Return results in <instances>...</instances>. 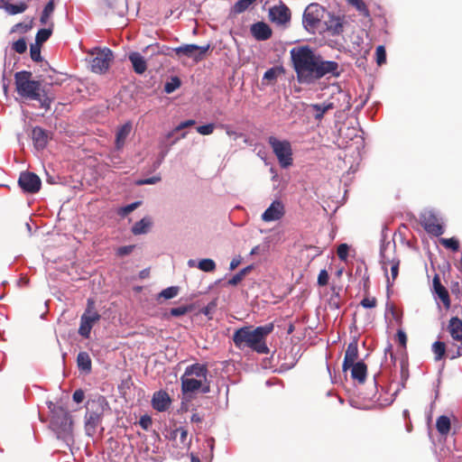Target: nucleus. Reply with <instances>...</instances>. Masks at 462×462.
Segmentation results:
<instances>
[{
    "label": "nucleus",
    "instance_id": "obj_1",
    "mask_svg": "<svg viewBox=\"0 0 462 462\" xmlns=\"http://www.w3.org/2000/svg\"><path fill=\"white\" fill-rule=\"evenodd\" d=\"M290 53L300 83L310 84L328 74L339 76L337 62L323 60L307 45L292 48Z\"/></svg>",
    "mask_w": 462,
    "mask_h": 462
},
{
    "label": "nucleus",
    "instance_id": "obj_2",
    "mask_svg": "<svg viewBox=\"0 0 462 462\" xmlns=\"http://www.w3.org/2000/svg\"><path fill=\"white\" fill-rule=\"evenodd\" d=\"M273 329V323L256 328L245 326L235 330L232 339L236 347L240 350L249 348L257 354L267 355L270 349L266 344V337Z\"/></svg>",
    "mask_w": 462,
    "mask_h": 462
},
{
    "label": "nucleus",
    "instance_id": "obj_3",
    "mask_svg": "<svg viewBox=\"0 0 462 462\" xmlns=\"http://www.w3.org/2000/svg\"><path fill=\"white\" fill-rule=\"evenodd\" d=\"M15 91L23 99L35 100L40 103V106L49 110L52 99L48 97L42 88L39 80L32 79V73L28 70L18 71L14 74Z\"/></svg>",
    "mask_w": 462,
    "mask_h": 462
},
{
    "label": "nucleus",
    "instance_id": "obj_4",
    "mask_svg": "<svg viewBox=\"0 0 462 462\" xmlns=\"http://www.w3.org/2000/svg\"><path fill=\"white\" fill-rule=\"evenodd\" d=\"M328 11L319 4H310L302 15L303 27L312 34L323 33L322 26Z\"/></svg>",
    "mask_w": 462,
    "mask_h": 462
},
{
    "label": "nucleus",
    "instance_id": "obj_5",
    "mask_svg": "<svg viewBox=\"0 0 462 462\" xmlns=\"http://www.w3.org/2000/svg\"><path fill=\"white\" fill-rule=\"evenodd\" d=\"M268 143L273 148L282 168H287L292 164V151L290 142L280 141L274 136H270L268 138Z\"/></svg>",
    "mask_w": 462,
    "mask_h": 462
},
{
    "label": "nucleus",
    "instance_id": "obj_6",
    "mask_svg": "<svg viewBox=\"0 0 462 462\" xmlns=\"http://www.w3.org/2000/svg\"><path fill=\"white\" fill-rule=\"evenodd\" d=\"M100 318V315L95 310V301L92 299H88L87 309L80 318L79 334L85 338H88L94 324L97 322Z\"/></svg>",
    "mask_w": 462,
    "mask_h": 462
},
{
    "label": "nucleus",
    "instance_id": "obj_7",
    "mask_svg": "<svg viewBox=\"0 0 462 462\" xmlns=\"http://www.w3.org/2000/svg\"><path fill=\"white\" fill-rule=\"evenodd\" d=\"M91 409L86 414V428L95 430L98 424L101 422V418L104 413L105 406H107V402L105 397L100 396L97 400L88 402Z\"/></svg>",
    "mask_w": 462,
    "mask_h": 462
},
{
    "label": "nucleus",
    "instance_id": "obj_8",
    "mask_svg": "<svg viewBox=\"0 0 462 462\" xmlns=\"http://www.w3.org/2000/svg\"><path fill=\"white\" fill-rule=\"evenodd\" d=\"M347 23L344 15H336L334 13L328 12L323 22V32L335 37L341 35L345 31V26Z\"/></svg>",
    "mask_w": 462,
    "mask_h": 462
},
{
    "label": "nucleus",
    "instance_id": "obj_9",
    "mask_svg": "<svg viewBox=\"0 0 462 462\" xmlns=\"http://www.w3.org/2000/svg\"><path fill=\"white\" fill-rule=\"evenodd\" d=\"M210 49V44L205 46H199L197 44H184L175 48L173 51L177 57L186 56L192 59L194 61L199 62L202 60L207 52Z\"/></svg>",
    "mask_w": 462,
    "mask_h": 462
},
{
    "label": "nucleus",
    "instance_id": "obj_10",
    "mask_svg": "<svg viewBox=\"0 0 462 462\" xmlns=\"http://www.w3.org/2000/svg\"><path fill=\"white\" fill-rule=\"evenodd\" d=\"M181 392L184 395L199 391L202 393L210 392V383L208 380L203 381L194 377L181 376Z\"/></svg>",
    "mask_w": 462,
    "mask_h": 462
},
{
    "label": "nucleus",
    "instance_id": "obj_11",
    "mask_svg": "<svg viewBox=\"0 0 462 462\" xmlns=\"http://www.w3.org/2000/svg\"><path fill=\"white\" fill-rule=\"evenodd\" d=\"M268 16L271 22L278 25H285L291 19V12L283 2H280L269 9Z\"/></svg>",
    "mask_w": 462,
    "mask_h": 462
},
{
    "label": "nucleus",
    "instance_id": "obj_12",
    "mask_svg": "<svg viewBox=\"0 0 462 462\" xmlns=\"http://www.w3.org/2000/svg\"><path fill=\"white\" fill-rule=\"evenodd\" d=\"M18 184L24 192L33 194L40 190L42 181L35 173L23 171L20 174Z\"/></svg>",
    "mask_w": 462,
    "mask_h": 462
},
{
    "label": "nucleus",
    "instance_id": "obj_13",
    "mask_svg": "<svg viewBox=\"0 0 462 462\" xmlns=\"http://www.w3.org/2000/svg\"><path fill=\"white\" fill-rule=\"evenodd\" d=\"M113 59V52L109 49H103L97 51L96 57L91 60V69L96 73L106 71Z\"/></svg>",
    "mask_w": 462,
    "mask_h": 462
},
{
    "label": "nucleus",
    "instance_id": "obj_14",
    "mask_svg": "<svg viewBox=\"0 0 462 462\" xmlns=\"http://www.w3.org/2000/svg\"><path fill=\"white\" fill-rule=\"evenodd\" d=\"M382 268L387 276L388 286L392 285L399 274L400 260L397 258L388 259L382 254Z\"/></svg>",
    "mask_w": 462,
    "mask_h": 462
},
{
    "label": "nucleus",
    "instance_id": "obj_15",
    "mask_svg": "<svg viewBox=\"0 0 462 462\" xmlns=\"http://www.w3.org/2000/svg\"><path fill=\"white\" fill-rule=\"evenodd\" d=\"M421 225L425 231L432 236H439L444 233L443 226L439 222L434 214L424 215L421 219Z\"/></svg>",
    "mask_w": 462,
    "mask_h": 462
},
{
    "label": "nucleus",
    "instance_id": "obj_16",
    "mask_svg": "<svg viewBox=\"0 0 462 462\" xmlns=\"http://www.w3.org/2000/svg\"><path fill=\"white\" fill-rule=\"evenodd\" d=\"M285 214L284 205L280 200H274L263 213L262 219L264 222H271L281 219Z\"/></svg>",
    "mask_w": 462,
    "mask_h": 462
},
{
    "label": "nucleus",
    "instance_id": "obj_17",
    "mask_svg": "<svg viewBox=\"0 0 462 462\" xmlns=\"http://www.w3.org/2000/svg\"><path fill=\"white\" fill-rule=\"evenodd\" d=\"M433 291L438 295L439 299L444 305L446 310H448L451 305L448 291L445 286L441 284L440 277L439 274H435L432 280Z\"/></svg>",
    "mask_w": 462,
    "mask_h": 462
},
{
    "label": "nucleus",
    "instance_id": "obj_18",
    "mask_svg": "<svg viewBox=\"0 0 462 462\" xmlns=\"http://www.w3.org/2000/svg\"><path fill=\"white\" fill-rule=\"evenodd\" d=\"M250 32L257 41H266L273 35L272 28L264 22H257L252 24Z\"/></svg>",
    "mask_w": 462,
    "mask_h": 462
},
{
    "label": "nucleus",
    "instance_id": "obj_19",
    "mask_svg": "<svg viewBox=\"0 0 462 462\" xmlns=\"http://www.w3.org/2000/svg\"><path fill=\"white\" fill-rule=\"evenodd\" d=\"M208 368L206 364L195 363L186 367L182 376L208 380Z\"/></svg>",
    "mask_w": 462,
    "mask_h": 462
},
{
    "label": "nucleus",
    "instance_id": "obj_20",
    "mask_svg": "<svg viewBox=\"0 0 462 462\" xmlns=\"http://www.w3.org/2000/svg\"><path fill=\"white\" fill-rule=\"evenodd\" d=\"M32 139L37 150H43L47 146L50 137L46 130L40 126H35L32 130Z\"/></svg>",
    "mask_w": 462,
    "mask_h": 462
},
{
    "label": "nucleus",
    "instance_id": "obj_21",
    "mask_svg": "<svg viewBox=\"0 0 462 462\" xmlns=\"http://www.w3.org/2000/svg\"><path fill=\"white\" fill-rule=\"evenodd\" d=\"M53 421L56 425H59L63 430H68L72 426V418L70 414L61 407L55 410L53 415Z\"/></svg>",
    "mask_w": 462,
    "mask_h": 462
},
{
    "label": "nucleus",
    "instance_id": "obj_22",
    "mask_svg": "<svg viewBox=\"0 0 462 462\" xmlns=\"http://www.w3.org/2000/svg\"><path fill=\"white\" fill-rule=\"evenodd\" d=\"M357 357H358L357 342L353 341V342L349 343L346 347L344 361H343V365H342L343 370L344 371L348 370L353 364L356 363V361Z\"/></svg>",
    "mask_w": 462,
    "mask_h": 462
},
{
    "label": "nucleus",
    "instance_id": "obj_23",
    "mask_svg": "<svg viewBox=\"0 0 462 462\" xmlns=\"http://www.w3.org/2000/svg\"><path fill=\"white\" fill-rule=\"evenodd\" d=\"M152 403L153 409L156 411H164L169 408L171 404V399L166 392L159 391L153 394Z\"/></svg>",
    "mask_w": 462,
    "mask_h": 462
},
{
    "label": "nucleus",
    "instance_id": "obj_24",
    "mask_svg": "<svg viewBox=\"0 0 462 462\" xmlns=\"http://www.w3.org/2000/svg\"><path fill=\"white\" fill-rule=\"evenodd\" d=\"M349 369H351V377L354 380L357 381L359 383L365 382L367 366L363 361L353 364Z\"/></svg>",
    "mask_w": 462,
    "mask_h": 462
},
{
    "label": "nucleus",
    "instance_id": "obj_25",
    "mask_svg": "<svg viewBox=\"0 0 462 462\" xmlns=\"http://www.w3.org/2000/svg\"><path fill=\"white\" fill-rule=\"evenodd\" d=\"M132 131V124L127 122L120 126L116 134V147L120 150L124 147L125 143L128 135Z\"/></svg>",
    "mask_w": 462,
    "mask_h": 462
},
{
    "label": "nucleus",
    "instance_id": "obj_26",
    "mask_svg": "<svg viewBox=\"0 0 462 462\" xmlns=\"http://www.w3.org/2000/svg\"><path fill=\"white\" fill-rule=\"evenodd\" d=\"M128 58L135 73L143 74L146 70V61L139 52H132L129 54Z\"/></svg>",
    "mask_w": 462,
    "mask_h": 462
},
{
    "label": "nucleus",
    "instance_id": "obj_27",
    "mask_svg": "<svg viewBox=\"0 0 462 462\" xmlns=\"http://www.w3.org/2000/svg\"><path fill=\"white\" fill-rule=\"evenodd\" d=\"M448 330L453 339L462 341V320L453 317L449 320Z\"/></svg>",
    "mask_w": 462,
    "mask_h": 462
},
{
    "label": "nucleus",
    "instance_id": "obj_28",
    "mask_svg": "<svg viewBox=\"0 0 462 462\" xmlns=\"http://www.w3.org/2000/svg\"><path fill=\"white\" fill-rule=\"evenodd\" d=\"M77 365L80 371L89 374L92 369V361L89 356V355L85 352L81 351L77 356Z\"/></svg>",
    "mask_w": 462,
    "mask_h": 462
},
{
    "label": "nucleus",
    "instance_id": "obj_29",
    "mask_svg": "<svg viewBox=\"0 0 462 462\" xmlns=\"http://www.w3.org/2000/svg\"><path fill=\"white\" fill-rule=\"evenodd\" d=\"M176 432L180 433L176 448L188 450L191 442V439H188V430L184 427H179L176 429Z\"/></svg>",
    "mask_w": 462,
    "mask_h": 462
},
{
    "label": "nucleus",
    "instance_id": "obj_30",
    "mask_svg": "<svg viewBox=\"0 0 462 462\" xmlns=\"http://www.w3.org/2000/svg\"><path fill=\"white\" fill-rule=\"evenodd\" d=\"M312 109L316 112L314 117L316 120H321L326 112L335 107L332 102L324 104H312Z\"/></svg>",
    "mask_w": 462,
    "mask_h": 462
},
{
    "label": "nucleus",
    "instance_id": "obj_31",
    "mask_svg": "<svg viewBox=\"0 0 462 462\" xmlns=\"http://www.w3.org/2000/svg\"><path fill=\"white\" fill-rule=\"evenodd\" d=\"M436 428L441 435H447L450 430V420L448 417L439 416L436 422Z\"/></svg>",
    "mask_w": 462,
    "mask_h": 462
},
{
    "label": "nucleus",
    "instance_id": "obj_32",
    "mask_svg": "<svg viewBox=\"0 0 462 462\" xmlns=\"http://www.w3.org/2000/svg\"><path fill=\"white\" fill-rule=\"evenodd\" d=\"M151 224L152 222L150 219L143 218L133 226L132 232L134 235L145 234L148 231Z\"/></svg>",
    "mask_w": 462,
    "mask_h": 462
},
{
    "label": "nucleus",
    "instance_id": "obj_33",
    "mask_svg": "<svg viewBox=\"0 0 462 462\" xmlns=\"http://www.w3.org/2000/svg\"><path fill=\"white\" fill-rule=\"evenodd\" d=\"M55 4L53 0H51L47 3V5L44 6L43 11L42 13L40 22L42 24H47L50 17L54 12Z\"/></svg>",
    "mask_w": 462,
    "mask_h": 462
},
{
    "label": "nucleus",
    "instance_id": "obj_34",
    "mask_svg": "<svg viewBox=\"0 0 462 462\" xmlns=\"http://www.w3.org/2000/svg\"><path fill=\"white\" fill-rule=\"evenodd\" d=\"M252 270L253 265H248L243 268L227 282L228 284L232 286L237 285L245 278V276L248 274Z\"/></svg>",
    "mask_w": 462,
    "mask_h": 462
},
{
    "label": "nucleus",
    "instance_id": "obj_35",
    "mask_svg": "<svg viewBox=\"0 0 462 462\" xmlns=\"http://www.w3.org/2000/svg\"><path fill=\"white\" fill-rule=\"evenodd\" d=\"M28 5L24 2H21L19 4H9L7 2L5 3V8L10 14H17L23 13L27 9Z\"/></svg>",
    "mask_w": 462,
    "mask_h": 462
},
{
    "label": "nucleus",
    "instance_id": "obj_36",
    "mask_svg": "<svg viewBox=\"0 0 462 462\" xmlns=\"http://www.w3.org/2000/svg\"><path fill=\"white\" fill-rule=\"evenodd\" d=\"M52 26L53 23H51V27L40 29L36 33L35 42L42 45L51 35L52 33Z\"/></svg>",
    "mask_w": 462,
    "mask_h": 462
},
{
    "label": "nucleus",
    "instance_id": "obj_37",
    "mask_svg": "<svg viewBox=\"0 0 462 462\" xmlns=\"http://www.w3.org/2000/svg\"><path fill=\"white\" fill-rule=\"evenodd\" d=\"M283 73V69L282 67H273L267 69L263 75V79L267 81H274L278 76Z\"/></svg>",
    "mask_w": 462,
    "mask_h": 462
},
{
    "label": "nucleus",
    "instance_id": "obj_38",
    "mask_svg": "<svg viewBox=\"0 0 462 462\" xmlns=\"http://www.w3.org/2000/svg\"><path fill=\"white\" fill-rule=\"evenodd\" d=\"M439 243L446 248L457 252L459 249V241L456 237L440 238Z\"/></svg>",
    "mask_w": 462,
    "mask_h": 462
},
{
    "label": "nucleus",
    "instance_id": "obj_39",
    "mask_svg": "<svg viewBox=\"0 0 462 462\" xmlns=\"http://www.w3.org/2000/svg\"><path fill=\"white\" fill-rule=\"evenodd\" d=\"M432 351L435 355V359L438 361L441 360L444 357L446 352L445 343L441 341H436L432 345Z\"/></svg>",
    "mask_w": 462,
    "mask_h": 462
},
{
    "label": "nucleus",
    "instance_id": "obj_40",
    "mask_svg": "<svg viewBox=\"0 0 462 462\" xmlns=\"http://www.w3.org/2000/svg\"><path fill=\"white\" fill-rule=\"evenodd\" d=\"M256 0H238L233 6L235 14H241L247 10Z\"/></svg>",
    "mask_w": 462,
    "mask_h": 462
},
{
    "label": "nucleus",
    "instance_id": "obj_41",
    "mask_svg": "<svg viewBox=\"0 0 462 462\" xmlns=\"http://www.w3.org/2000/svg\"><path fill=\"white\" fill-rule=\"evenodd\" d=\"M198 267L203 272L210 273L216 270V263L212 259L206 258L199 262Z\"/></svg>",
    "mask_w": 462,
    "mask_h": 462
},
{
    "label": "nucleus",
    "instance_id": "obj_42",
    "mask_svg": "<svg viewBox=\"0 0 462 462\" xmlns=\"http://www.w3.org/2000/svg\"><path fill=\"white\" fill-rule=\"evenodd\" d=\"M180 79L178 77H172L170 81L164 85V91L171 94L180 87Z\"/></svg>",
    "mask_w": 462,
    "mask_h": 462
},
{
    "label": "nucleus",
    "instance_id": "obj_43",
    "mask_svg": "<svg viewBox=\"0 0 462 462\" xmlns=\"http://www.w3.org/2000/svg\"><path fill=\"white\" fill-rule=\"evenodd\" d=\"M348 3L356 7L357 11H359L364 16H369V10L363 0H347Z\"/></svg>",
    "mask_w": 462,
    "mask_h": 462
},
{
    "label": "nucleus",
    "instance_id": "obj_44",
    "mask_svg": "<svg viewBox=\"0 0 462 462\" xmlns=\"http://www.w3.org/2000/svg\"><path fill=\"white\" fill-rule=\"evenodd\" d=\"M179 287L177 286L168 287L160 292L159 297L170 300L176 297L179 293Z\"/></svg>",
    "mask_w": 462,
    "mask_h": 462
},
{
    "label": "nucleus",
    "instance_id": "obj_45",
    "mask_svg": "<svg viewBox=\"0 0 462 462\" xmlns=\"http://www.w3.org/2000/svg\"><path fill=\"white\" fill-rule=\"evenodd\" d=\"M41 48H42V45L38 44L36 42L32 44L30 47L31 59L35 62H39L42 60Z\"/></svg>",
    "mask_w": 462,
    "mask_h": 462
},
{
    "label": "nucleus",
    "instance_id": "obj_46",
    "mask_svg": "<svg viewBox=\"0 0 462 462\" xmlns=\"http://www.w3.org/2000/svg\"><path fill=\"white\" fill-rule=\"evenodd\" d=\"M13 50L19 54L24 53L27 50V44H26L25 39L21 38V39L17 40L16 42H14L13 43Z\"/></svg>",
    "mask_w": 462,
    "mask_h": 462
},
{
    "label": "nucleus",
    "instance_id": "obj_47",
    "mask_svg": "<svg viewBox=\"0 0 462 462\" xmlns=\"http://www.w3.org/2000/svg\"><path fill=\"white\" fill-rule=\"evenodd\" d=\"M162 178L160 175L152 176L151 178L147 179H139L134 181V184L137 186H143V185H151L155 184L159 181H161Z\"/></svg>",
    "mask_w": 462,
    "mask_h": 462
},
{
    "label": "nucleus",
    "instance_id": "obj_48",
    "mask_svg": "<svg viewBox=\"0 0 462 462\" xmlns=\"http://www.w3.org/2000/svg\"><path fill=\"white\" fill-rule=\"evenodd\" d=\"M191 306H180L177 308H172L170 313L173 317H180L188 313L189 310H191Z\"/></svg>",
    "mask_w": 462,
    "mask_h": 462
},
{
    "label": "nucleus",
    "instance_id": "obj_49",
    "mask_svg": "<svg viewBox=\"0 0 462 462\" xmlns=\"http://www.w3.org/2000/svg\"><path fill=\"white\" fill-rule=\"evenodd\" d=\"M195 124H196V122L193 119H189V120H186L184 122H181L178 126L175 127V129L172 132L168 134L167 137L171 138L175 132H179V131H180V130H182V129H184L186 127L192 126Z\"/></svg>",
    "mask_w": 462,
    "mask_h": 462
},
{
    "label": "nucleus",
    "instance_id": "obj_50",
    "mask_svg": "<svg viewBox=\"0 0 462 462\" xmlns=\"http://www.w3.org/2000/svg\"><path fill=\"white\" fill-rule=\"evenodd\" d=\"M349 247L346 244H341L338 245L337 249V254L338 258L342 261H346L348 256Z\"/></svg>",
    "mask_w": 462,
    "mask_h": 462
},
{
    "label": "nucleus",
    "instance_id": "obj_51",
    "mask_svg": "<svg viewBox=\"0 0 462 462\" xmlns=\"http://www.w3.org/2000/svg\"><path fill=\"white\" fill-rule=\"evenodd\" d=\"M214 129L215 125L211 123L197 127V132L202 135H208L214 132Z\"/></svg>",
    "mask_w": 462,
    "mask_h": 462
},
{
    "label": "nucleus",
    "instance_id": "obj_52",
    "mask_svg": "<svg viewBox=\"0 0 462 462\" xmlns=\"http://www.w3.org/2000/svg\"><path fill=\"white\" fill-rule=\"evenodd\" d=\"M386 60V52L383 46L380 45L376 48V61L378 65H382Z\"/></svg>",
    "mask_w": 462,
    "mask_h": 462
},
{
    "label": "nucleus",
    "instance_id": "obj_53",
    "mask_svg": "<svg viewBox=\"0 0 462 462\" xmlns=\"http://www.w3.org/2000/svg\"><path fill=\"white\" fill-rule=\"evenodd\" d=\"M360 304L365 309H373L376 306L377 300L374 297H365L361 300Z\"/></svg>",
    "mask_w": 462,
    "mask_h": 462
},
{
    "label": "nucleus",
    "instance_id": "obj_54",
    "mask_svg": "<svg viewBox=\"0 0 462 462\" xmlns=\"http://www.w3.org/2000/svg\"><path fill=\"white\" fill-rule=\"evenodd\" d=\"M328 273L326 270H321L318 276V284L319 286H326L328 283Z\"/></svg>",
    "mask_w": 462,
    "mask_h": 462
},
{
    "label": "nucleus",
    "instance_id": "obj_55",
    "mask_svg": "<svg viewBox=\"0 0 462 462\" xmlns=\"http://www.w3.org/2000/svg\"><path fill=\"white\" fill-rule=\"evenodd\" d=\"M134 248V245L121 246L117 249L116 254L119 256H125V255L130 254L133 252Z\"/></svg>",
    "mask_w": 462,
    "mask_h": 462
},
{
    "label": "nucleus",
    "instance_id": "obj_56",
    "mask_svg": "<svg viewBox=\"0 0 462 462\" xmlns=\"http://www.w3.org/2000/svg\"><path fill=\"white\" fill-rule=\"evenodd\" d=\"M397 339H398V342L399 344L402 346V347H406V344H407V336L405 334V332L402 329H399L397 331Z\"/></svg>",
    "mask_w": 462,
    "mask_h": 462
},
{
    "label": "nucleus",
    "instance_id": "obj_57",
    "mask_svg": "<svg viewBox=\"0 0 462 462\" xmlns=\"http://www.w3.org/2000/svg\"><path fill=\"white\" fill-rule=\"evenodd\" d=\"M72 398H73V401L78 402V403H80L83 402L84 398H85V393L83 390L81 389H78L76 390L74 393H73V395H72Z\"/></svg>",
    "mask_w": 462,
    "mask_h": 462
},
{
    "label": "nucleus",
    "instance_id": "obj_58",
    "mask_svg": "<svg viewBox=\"0 0 462 462\" xmlns=\"http://www.w3.org/2000/svg\"><path fill=\"white\" fill-rule=\"evenodd\" d=\"M141 204V202L137 201V202H134L130 205H127L126 207L123 208V214L124 215H127L129 213H131L132 211H134L139 205Z\"/></svg>",
    "mask_w": 462,
    "mask_h": 462
},
{
    "label": "nucleus",
    "instance_id": "obj_59",
    "mask_svg": "<svg viewBox=\"0 0 462 462\" xmlns=\"http://www.w3.org/2000/svg\"><path fill=\"white\" fill-rule=\"evenodd\" d=\"M140 425L143 429L147 430L152 425V420L149 416H143L140 419Z\"/></svg>",
    "mask_w": 462,
    "mask_h": 462
},
{
    "label": "nucleus",
    "instance_id": "obj_60",
    "mask_svg": "<svg viewBox=\"0 0 462 462\" xmlns=\"http://www.w3.org/2000/svg\"><path fill=\"white\" fill-rule=\"evenodd\" d=\"M2 83H3L4 93H5V96H7L8 88H9V84H10V79L6 78L5 71H4V73H3Z\"/></svg>",
    "mask_w": 462,
    "mask_h": 462
},
{
    "label": "nucleus",
    "instance_id": "obj_61",
    "mask_svg": "<svg viewBox=\"0 0 462 462\" xmlns=\"http://www.w3.org/2000/svg\"><path fill=\"white\" fill-rule=\"evenodd\" d=\"M462 356V340L459 346H457V349L455 352H452L451 358H457Z\"/></svg>",
    "mask_w": 462,
    "mask_h": 462
},
{
    "label": "nucleus",
    "instance_id": "obj_62",
    "mask_svg": "<svg viewBox=\"0 0 462 462\" xmlns=\"http://www.w3.org/2000/svg\"><path fill=\"white\" fill-rule=\"evenodd\" d=\"M179 435H180V433L176 432V429L171 430L170 433V439L173 441L175 447L177 446Z\"/></svg>",
    "mask_w": 462,
    "mask_h": 462
},
{
    "label": "nucleus",
    "instance_id": "obj_63",
    "mask_svg": "<svg viewBox=\"0 0 462 462\" xmlns=\"http://www.w3.org/2000/svg\"><path fill=\"white\" fill-rule=\"evenodd\" d=\"M240 263L241 261L239 258H233L230 263L229 269L232 271L235 270L240 264Z\"/></svg>",
    "mask_w": 462,
    "mask_h": 462
},
{
    "label": "nucleus",
    "instance_id": "obj_64",
    "mask_svg": "<svg viewBox=\"0 0 462 462\" xmlns=\"http://www.w3.org/2000/svg\"><path fill=\"white\" fill-rule=\"evenodd\" d=\"M190 420L192 422L199 423L202 421L203 418L199 413H193Z\"/></svg>",
    "mask_w": 462,
    "mask_h": 462
}]
</instances>
